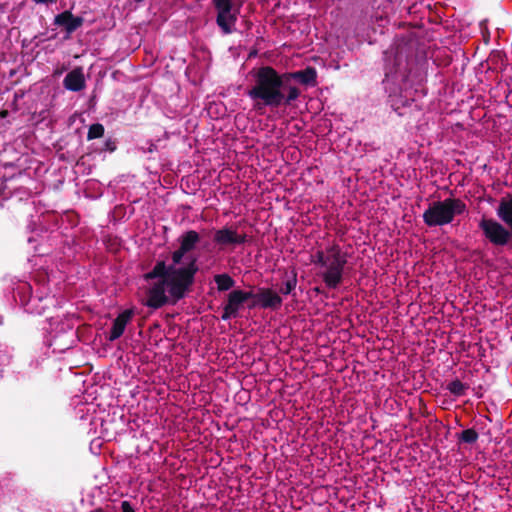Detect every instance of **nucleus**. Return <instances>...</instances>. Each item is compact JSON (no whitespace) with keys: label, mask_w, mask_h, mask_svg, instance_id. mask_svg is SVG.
<instances>
[{"label":"nucleus","mask_w":512,"mask_h":512,"mask_svg":"<svg viewBox=\"0 0 512 512\" xmlns=\"http://www.w3.org/2000/svg\"><path fill=\"white\" fill-rule=\"evenodd\" d=\"M466 210V204L459 198H446L431 203L423 213V221L429 227L443 226L453 221L456 215Z\"/></svg>","instance_id":"3"},{"label":"nucleus","mask_w":512,"mask_h":512,"mask_svg":"<svg viewBox=\"0 0 512 512\" xmlns=\"http://www.w3.org/2000/svg\"><path fill=\"white\" fill-rule=\"evenodd\" d=\"M496 214L508 228L512 229V195L501 198Z\"/></svg>","instance_id":"14"},{"label":"nucleus","mask_w":512,"mask_h":512,"mask_svg":"<svg viewBox=\"0 0 512 512\" xmlns=\"http://www.w3.org/2000/svg\"><path fill=\"white\" fill-rule=\"evenodd\" d=\"M297 285V272L291 271V274L287 277L286 281L280 287L279 292L283 295H289L293 292Z\"/></svg>","instance_id":"18"},{"label":"nucleus","mask_w":512,"mask_h":512,"mask_svg":"<svg viewBox=\"0 0 512 512\" xmlns=\"http://www.w3.org/2000/svg\"><path fill=\"white\" fill-rule=\"evenodd\" d=\"M329 254L326 270L321 274L322 280L329 289H336L343 281V273L347 264V254L342 252L338 244L326 248Z\"/></svg>","instance_id":"4"},{"label":"nucleus","mask_w":512,"mask_h":512,"mask_svg":"<svg viewBox=\"0 0 512 512\" xmlns=\"http://www.w3.org/2000/svg\"><path fill=\"white\" fill-rule=\"evenodd\" d=\"M300 94L297 86L287 84L284 73H278L271 66H262L256 70L254 85L247 91L248 97L256 101L255 107L263 105L272 109L290 106Z\"/></svg>","instance_id":"2"},{"label":"nucleus","mask_w":512,"mask_h":512,"mask_svg":"<svg viewBox=\"0 0 512 512\" xmlns=\"http://www.w3.org/2000/svg\"><path fill=\"white\" fill-rule=\"evenodd\" d=\"M283 300L281 296L267 287H259L257 289L256 302H250L248 304L249 309L260 307L262 309L278 310L281 308Z\"/></svg>","instance_id":"6"},{"label":"nucleus","mask_w":512,"mask_h":512,"mask_svg":"<svg viewBox=\"0 0 512 512\" xmlns=\"http://www.w3.org/2000/svg\"><path fill=\"white\" fill-rule=\"evenodd\" d=\"M121 512H135V510L129 501H123L121 503Z\"/></svg>","instance_id":"28"},{"label":"nucleus","mask_w":512,"mask_h":512,"mask_svg":"<svg viewBox=\"0 0 512 512\" xmlns=\"http://www.w3.org/2000/svg\"><path fill=\"white\" fill-rule=\"evenodd\" d=\"M104 150L114 152L116 150V143L112 139H107L104 143Z\"/></svg>","instance_id":"27"},{"label":"nucleus","mask_w":512,"mask_h":512,"mask_svg":"<svg viewBox=\"0 0 512 512\" xmlns=\"http://www.w3.org/2000/svg\"><path fill=\"white\" fill-rule=\"evenodd\" d=\"M249 240L248 235L245 233H238L232 226H224L221 229L215 230L213 235V241L220 248H224L229 245H241Z\"/></svg>","instance_id":"7"},{"label":"nucleus","mask_w":512,"mask_h":512,"mask_svg":"<svg viewBox=\"0 0 512 512\" xmlns=\"http://www.w3.org/2000/svg\"><path fill=\"white\" fill-rule=\"evenodd\" d=\"M216 23L224 34H231L240 12L239 7H230L228 10L217 9Z\"/></svg>","instance_id":"8"},{"label":"nucleus","mask_w":512,"mask_h":512,"mask_svg":"<svg viewBox=\"0 0 512 512\" xmlns=\"http://www.w3.org/2000/svg\"><path fill=\"white\" fill-rule=\"evenodd\" d=\"M105 128L101 123H94L89 127L87 140H93L103 137Z\"/></svg>","instance_id":"21"},{"label":"nucleus","mask_w":512,"mask_h":512,"mask_svg":"<svg viewBox=\"0 0 512 512\" xmlns=\"http://www.w3.org/2000/svg\"><path fill=\"white\" fill-rule=\"evenodd\" d=\"M469 388L467 384L462 383L459 379H455L447 384L446 389L454 396L461 397L465 395L466 390Z\"/></svg>","instance_id":"19"},{"label":"nucleus","mask_w":512,"mask_h":512,"mask_svg":"<svg viewBox=\"0 0 512 512\" xmlns=\"http://www.w3.org/2000/svg\"><path fill=\"white\" fill-rule=\"evenodd\" d=\"M287 84L291 79L298 80L301 84L306 86H315L317 84V72L314 67L308 66L303 70L284 73Z\"/></svg>","instance_id":"12"},{"label":"nucleus","mask_w":512,"mask_h":512,"mask_svg":"<svg viewBox=\"0 0 512 512\" xmlns=\"http://www.w3.org/2000/svg\"><path fill=\"white\" fill-rule=\"evenodd\" d=\"M244 302L237 289L232 290L227 296V302L223 307V313L221 319L223 321L236 318L239 315V310L243 306Z\"/></svg>","instance_id":"10"},{"label":"nucleus","mask_w":512,"mask_h":512,"mask_svg":"<svg viewBox=\"0 0 512 512\" xmlns=\"http://www.w3.org/2000/svg\"><path fill=\"white\" fill-rule=\"evenodd\" d=\"M189 252L186 249H183L181 245H179L178 249H176L171 254L172 264L174 267H177V265H180L182 263L183 258L185 255H187Z\"/></svg>","instance_id":"24"},{"label":"nucleus","mask_w":512,"mask_h":512,"mask_svg":"<svg viewBox=\"0 0 512 512\" xmlns=\"http://www.w3.org/2000/svg\"><path fill=\"white\" fill-rule=\"evenodd\" d=\"M64 87L73 92L81 91L85 88V77L81 68H75L65 76L63 80Z\"/></svg>","instance_id":"13"},{"label":"nucleus","mask_w":512,"mask_h":512,"mask_svg":"<svg viewBox=\"0 0 512 512\" xmlns=\"http://www.w3.org/2000/svg\"><path fill=\"white\" fill-rule=\"evenodd\" d=\"M488 69L496 72H502L507 67V56L503 51L493 50L488 59Z\"/></svg>","instance_id":"15"},{"label":"nucleus","mask_w":512,"mask_h":512,"mask_svg":"<svg viewBox=\"0 0 512 512\" xmlns=\"http://www.w3.org/2000/svg\"><path fill=\"white\" fill-rule=\"evenodd\" d=\"M189 252L186 249H183L181 245H179L178 249H176L171 254L172 264L174 267H177V265H180L182 263L183 258L185 255H187Z\"/></svg>","instance_id":"23"},{"label":"nucleus","mask_w":512,"mask_h":512,"mask_svg":"<svg viewBox=\"0 0 512 512\" xmlns=\"http://www.w3.org/2000/svg\"><path fill=\"white\" fill-rule=\"evenodd\" d=\"M214 282L220 292L228 291L235 285L234 279L227 273L216 274L214 276Z\"/></svg>","instance_id":"17"},{"label":"nucleus","mask_w":512,"mask_h":512,"mask_svg":"<svg viewBox=\"0 0 512 512\" xmlns=\"http://www.w3.org/2000/svg\"><path fill=\"white\" fill-rule=\"evenodd\" d=\"M237 290H238V292L242 298V301L244 303L248 300H251V302H256L257 291L254 292L253 290H249V291H243L240 289H237Z\"/></svg>","instance_id":"25"},{"label":"nucleus","mask_w":512,"mask_h":512,"mask_svg":"<svg viewBox=\"0 0 512 512\" xmlns=\"http://www.w3.org/2000/svg\"><path fill=\"white\" fill-rule=\"evenodd\" d=\"M178 242L183 249H186L190 253L200 242V235L195 230H188L179 236Z\"/></svg>","instance_id":"16"},{"label":"nucleus","mask_w":512,"mask_h":512,"mask_svg":"<svg viewBox=\"0 0 512 512\" xmlns=\"http://www.w3.org/2000/svg\"><path fill=\"white\" fill-rule=\"evenodd\" d=\"M7 115H8V111L7 110H1L0 111V117L1 118H5Z\"/></svg>","instance_id":"30"},{"label":"nucleus","mask_w":512,"mask_h":512,"mask_svg":"<svg viewBox=\"0 0 512 512\" xmlns=\"http://www.w3.org/2000/svg\"><path fill=\"white\" fill-rule=\"evenodd\" d=\"M484 237L495 247H512V229L493 218L483 217L479 222Z\"/></svg>","instance_id":"5"},{"label":"nucleus","mask_w":512,"mask_h":512,"mask_svg":"<svg viewBox=\"0 0 512 512\" xmlns=\"http://www.w3.org/2000/svg\"><path fill=\"white\" fill-rule=\"evenodd\" d=\"M83 23V17L73 15L70 10H65L54 18V25L63 28L67 34L75 32Z\"/></svg>","instance_id":"9"},{"label":"nucleus","mask_w":512,"mask_h":512,"mask_svg":"<svg viewBox=\"0 0 512 512\" xmlns=\"http://www.w3.org/2000/svg\"><path fill=\"white\" fill-rule=\"evenodd\" d=\"M329 254L325 251L318 250L314 255H312L311 262L315 265H319L321 267H325L328 264Z\"/></svg>","instance_id":"22"},{"label":"nucleus","mask_w":512,"mask_h":512,"mask_svg":"<svg viewBox=\"0 0 512 512\" xmlns=\"http://www.w3.org/2000/svg\"><path fill=\"white\" fill-rule=\"evenodd\" d=\"M478 437V432L474 428H469L463 430L458 435V441L459 443L474 444L477 442Z\"/></svg>","instance_id":"20"},{"label":"nucleus","mask_w":512,"mask_h":512,"mask_svg":"<svg viewBox=\"0 0 512 512\" xmlns=\"http://www.w3.org/2000/svg\"><path fill=\"white\" fill-rule=\"evenodd\" d=\"M213 5L215 7V9H226L228 10V8L230 7H233V0H213Z\"/></svg>","instance_id":"26"},{"label":"nucleus","mask_w":512,"mask_h":512,"mask_svg":"<svg viewBox=\"0 0 512 512\" xmlns=\"http://www.w3.org/2000/svg\"><path fill=\"white\" fill-rule=\"evenodd\" d=\"M188 262L181 267L166 265L165 261H158L151 271L144 275L146 281L160 278L148 291L145 305L149 308L159 309L169 302L165 294V287L173 299V303L184 298L186 292L193 285L195 275L199 270L196 257H187Z\"/></svg>","instance_id":"1"},{"label":"nucleus","mask_w":512,"mask_h":512,"mask_svg":"<svg viewBox=\"0 0 512 512\" xmlns=\"http://www.w3.org/2000/svg\"><path fill=\"white\" fill-rule=\"evenodd\" d=\"M133 316V309H126L121 312L112 323L111 330L107 337L108 340L112 342L120 338L123 335L127 324L132 320Z\"/></svg>","instance_id":"11"},{"label":"nucleus","mask_w":512,"mask_h":512,"mask_svg":"<svg viewBox=\"0 0 512 512\" xmlns=\"http://www.w3.org/2000/svg\"><path fill=\"white\" fill-rule=\"evenodd\" d=\"M33 2H35L36 4H45V5H49V4H53V3H56L57 0H32Z\"/></svg>","instance_id":"29"}]
</instances>
